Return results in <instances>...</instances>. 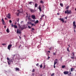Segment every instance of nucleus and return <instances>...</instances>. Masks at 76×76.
<instances>
[{"label":"nucleus","mask_w":76,"mask_h":76,"mask_svg":"<svg viewBox=\"0 0 76 76\" xmlns=\"http://www.w3.org/2000/svg\"><path fill=\"white\" fill-rule=\"evenodd\" d=\"M7 60H8L7 62L8 64L9 65H10V63H11V61L12 62H13V61H12V59L10 60L9 58L8 57L7 58Z\"/></svg>","instance_id":"nucleus-1"},{"label":"nucleus","mask_w":76,"mask_h":76,"mask_svg":"<svg viewBox=\"0 0 76 76\" xmlns=\"http://www.w3.org/2000/svg\"><path fill=\"white\" fill-rule=\"evenodd\" d=\"M71 13L72 12H71V10H70L69 11L68 10H67L66 11H65V14H67V13L68 14H71Z\"/></svg>","instance_id":"nucleus-2"},{"label":"nucleus","mask_w":76,"mask_h":76,"mask_svg":"<svg viewBox=\"0 0 76 76\" xmlns=\"http://www.w3.org/2000/svg\"><path fill=\"white\" fill-rule=\"evenodd\" d=\"M17 33L18 34H22V32H21V31L19 29H18L17 30Z\"/></svg>","instance_id":"nucleus-3"},{"label":"nucleus","mask_w":76,"mask_h":76,"mask_svg":"<svg viewBox=\"0 0 76 76\" xmlns=\"http://www.w3.org/2000/svg\"><path fill=\"white\" fill-rule=\"evenodd\" d=\"M12 47V45H9L8 46V49L9 50H10V48H11Z\"/></svg>","instance_id":"nucleus-4"},{"label":"nucleus","mask_w":76,"mask_h":76,"mask_svg":"<svg viewBox=\"0 0 76 76\" xmlns=\"http://www.w3.org/2000/svg\"><path fill=\"white\" fill-rule=\"evenodd\" d=\"M76 23L75 21H74L73 22V26H74V29H75V28L76 27V25H75V24Z\"/></svg>","instance_id":"nucleus-5"},{"label":"nucleus","mask_w":76,"mask_h":76,"mask_svg":"<svg viewBox=\"0 0 76 76\" xmlns=\"http://www.w3.org/2000/svg\"><path fill=\"white\" fill-rule=\"evenodd\" d=\"M31 18H32V19H36V17H35V15H32Z\"/></svg>","instance_id":"nucleus-6"},{"label":"nucleus","mask_w":76,"mask_h":76,"mask_svg":"<svg viewBox=\"0 0 76 76\" xmlns=\"http://www.w3.org/2000/svg\"><path fill=\"white\" fill-rule=\"evenodd\" d=\"M57 63H58V59H56L54 61V64H57Z\"/></svg>","instance_id":"nucleus-7"},{"label":"nucleus","mask_w":76,"mask_h":76,"mask_svg":"<svg viewBox=\"0 0 76 76\" xmlns=\"http://www.w3.org/2000/svg\"><path fill=\"white\" fill-rule=\"evenodd\" d=\"M69 71H65L64 72V75H67V74H69Z\"/></svg>","instance_id":"nucleus-8"},{"label":"nucleus","mask_w":76,"mask_h":76,"mask_svg":"<svg viewBox=\"0 0 76 76\" xmlns=\"http://www.w3.org/2000/svg\"><path fill=\"white\" fill-rule=\"evenodd\" d=\"M38 9H39L40 12H41L42 11V10H41V5H39V7L38 8Z\"/></svg>","instance_id":"nucleus-9"},{"label":"nucleus","mask_w":76,"mask_h":76,"mask_svg":"<svg viewBox=\"0 0 76 76\" xmlns=\"http://www.w3.org/2000/svg\"><path fill=\"white\" fill-rule=\"evenodd\" d=\"M26 18H29L31 17V16L29 14H28L26 13Z\"/></svg>","instance_id":"nucleus-10"},{"label":"nucleus","mask_w":76,"mask_h":76,"mask_svg":"<svg viewBox=\"0 0 76 76\" xmlns=\"http://www.w3.org/2000/svg\"><path fill=\"white\" fill-rule=\"evenodd\" d=\"M2 23L4 25H6L5 24V23L4 22V20H3V18H2Z\"/></svg>","instance_id":"nucleus-11"},{"label":"nucleus","mask_w":76,"mask_h":76,"mask_svg":"<svg viewBox=\"0 0 76 76\" xmlns=\"http://www.w3.org/2000/svg\"><path fill=\"white\" fill-rule=\"evenodd\" d=\"M30 11L31 13H34L35 12V10L32 9H30Z\"/></svg>","instance_id":"nucleus-12"},{"label":"nucleus","mask_w":76,"mask_h":76,"mask_svg":"<svg viewBox=\"0 0 76 76\" xmlns=\"http://www.w3.org/2000/svg\"><path fill=\"white\" fill-rule=\"evenodd\" d=\"M15 69L16 71H20V69L19 68H15Z\"/></svg>","instance_id":"nucleus-13"},{"label":"nucleus","mask_w":76,"mask_h":76,"mask_svg":"<svg viewBox=\"0 0 76 76\" xmlns=\"http://www.w3.org/2000/svg\"><path fill=\"white\" fill-rule=\"evenodd\" d=\"M10 16V13H9L8 14V15L7 16V17L9 19H10V18H11Z\"/></svg>","instance_id":"nucleus-14"},{"label":"nucleus","mask_w":76,"mask_h":76,"mask_svg":"<svg viewBox=\"0 0 76 76\" xmlns=\"http://www.w3.org/2000/svg\"><path fill=\"white\" fill-rule=\"evenodd\" d=\"M6 31L7 33H9V32H10V30H9V28H7L6 30Z\"/></svg>","instance_id":"nucleus-15"},{"label":"nucleus","mask_w":76,"mask_h":76,"mask_svg":"<svg viewBox=\"0 0 76 76\" xmlns=\"http://www.w3.org/2000/svg\"><path fill=\"white\" fill-rule=\"evenodd\" d=\"M34 7H38V4L37 3H36L34 4Z\"/></svg>","instance_id":"nucleus-16"},{"label":"nucleus","mask_w":76,"mask_h":76,"mask_svg":"<svg viewBox=\"0 0 76 76\" xmlns=\"http://www.w3.org/2000/svg\"><path fill=\"white\" fill-rule=\"evenodd\" d=\"M34 30H35V29H34V28H32V30H31V32H34Z\"/></svg>","instance_id":"nucleus-17"},{"label":"nucleus","mask_w":76,"mask_h":76,"mask_svg":"<svg viewBox=\"0 0 76 76\" xmlns=\"http://www.w3.org/2000/svg\"><path fill=\"white\" fill-rule=\"evenodd\" d=\"M31 27H32V26H35V25L34 24V23H31Z\"/></svg>","instance_id":"nucleus-18"},{"label":"nucleus","mask_w":76,"mask_h":76,"mask_svg":"<svg viewBox=\"0 0 76 76\" xmlns=\"http://www.w3.org/2000/svg\"><path fill=\"white\" fill-rule=\"evenodd\" d=\"M39 22V21H38V20H36V21L35 22H34L35 25H36V23H38Z\"/></svg>","instance_id":"nucleus-19"},{"label":"nucleus","mask_w":76,"mask_h":76,"mask_svg":"<svg viewBox=\"0 0 76 76\" xmlns=\"http://www.w3.org/2000/svg\"><path fill=\"white\" fill-rule=\"evenodd\" d=\"M40 3H42V4H44V1H41L40 2Z\"/></svg>","instance_id":"nucleus-20"},{"label":"nucleus","mask_w":76,"mask_h":76,"mask_svg":"<svg viewBox=\"0 0 76 76\" xmlns=\"http://www.w3.org/2000/svg\"><path fill=\"white\" fill-rule=\"evenodd\" d=\"M28 20L29 21H31V18H28Z\"/></svg>","instance_id":"nucleus-21"},{"label":"nucleus","mask_w":76,"mask_h":76,"mask_svg":"<svg viewBox=\"0 0 76 76\" xmlns=\"http://www.w3.org/2000/svg\"><path fill=\"white\" fill-rule=\"evenodd\" d=\"M44 16H45V15L44 14L42 15V16H41V19H42V18H43V17H44Z\"/></svg>","instance_id":"nucleus-22"},{"label":"nucleus","mask_w":76,"mask_h":76,"mask_svg":"<svg viewBox=\"0 0 76 76\" xmlns=\"http://www.w3.org/2000/svg\"><path fill=\"white\" fill-rule=\"evenodd\" d=\"M69 8V6H68L66 8V10H68Z\"/></svg>","instance_id":"nucleus-23"},{"label":"nucleus","mask_w":76,"mask_h":76,"mask_svg":"<svg viewBox=\"0 0 76 76\" xmlns=\"http://www.w3.org/2000/svg\"><path fill=\"white\" fill-rule=\"evenodd\" d=\"M74 69H75L74 68H71V72H73V70H74Z\"/></svg>","instance_id":"nucleus-24"},{"label":"nucleus","mask_w":76,"mask_h":76,"mask_svg":"<svg viewBox=\"0 0 76 76\" xmlns=\"http://www.w3.org/2000/svg\"><path fill=\"white\" fill-rule=\"evenodd\" d=\"M60 5L61 7H63V4L62 3H60Z\"/></svg>","instance_id":"nucleus-25"},{"label":"nucleus","mask_w":76,"mask_h":76,"mask_svg":"<svg viewBox=\"0 0 76 76\" xmlns=\"http://www.w3.org/2000/svg\"><path fill=\"white\" fill-rule=\"evenodd\" d=\"M14 26L15 28H18V26H17L15 25Z\"/></svg>","instance_id":"nucleus-26"},{"label":"nucleus","mask_w":76,"mask_h":76,"mask_svg":"<svg viewBox=\"0 0 76 76\" xmlns=\"http://www.w3.org/2000/svg\"><path fill=\"white\" fill-rule=\"evenodd\" d=\"M71 58H72V59H74V58H75V57L74 56H72V57L71 56Z\"/></svg>","instance_id":"nucleus-27"},{"label":"nucleus","mask_w":76,"mask_h":76,"mask_svg":"<svg viewBox=\"0 0 76 76\" xmlns=\"http://www.w3.org/2000/svg\"><path fill=\"white\" fill-rule=\"evenodd\" d=\"M59 20H61V21H63V20H63V18H59Z\"/></svg>","instance_id":"nucleus-28"},{"label":"nucleus","mask_w":76,"mask_h":76,"mask_svg":"<svg viewBox=\"0 0 76 76\" xmlns=\"http://www.w3.org/2000/svg\"><path fill=\"white\" fill-rule=\"evenodd\" d=\"M32 3H33V2H32V1L30 2L29 3V4H31V5H32Z\"/></svg>","instance_id":"nucleus-29"},{"label":"nucleus","mask_w":76,"mask_h":76,"mask_svg":"<svg viewBox=\"0 0 76 76\" xmlns=\"http://www.w3.org/2000/svg\"><path fill=\"white\" fill-rule=\"evenodd\" d=\"M65 67V65H63V66H62V68H64Z\"/></svg>","instance_id":"nucleus-30"},{"label":"nucleus","mask_w":76,"mask_h":76,"mask_svg":"<svg viewBox=\"0 0 76 76\" xmlns=\"http://www.w3.org/2000/svg\"><path fill=\"white\" fill-rule=\"evenodd\" d=\"M32 72H35V69H33V70H32Z\"/></svg>","instance_id":"nucleus-31"},{"label":"nucleus","mask_w":76,"mask_h":76,"mask_svg":"<svg viewBox=\"0 0 76 76\" xmlns=\"http://www.w3.org/2000/svg\"><path fill=\"white\" fill-rule=\"evenodd\" d=\"M55 75V74L54 73H53L51 75V76H53Z\"/></svg>","instance_id":"nucleus-32"},{"label":"nucleus","mask_w":76,"mask_h":76,"mask_svg":"<svg viewBox=\"0 0 76 76\" xmlns=\"http://www.w3.org/2000/svg\"><path fill=\"white\" fill-rule=\"evenodd\" d=\"M28 27L29 29H31V27L29 26H28Z\"/></svg>","instance_id":"nucleus-33"},{"label":"nucleus","mask_w":76,"mask_h":76,"mask_svg":"<svg viewBox=\"0 0 76 76\" xmlns=\"http://www.w3.org/2000/svg\"><path fill=\"white\" fill-rule=\"evenodd\" d=\"M40 68H42V64H41V65H40Z\"/></svg>","instance_id":"nucleus-34"},{"label":"nucleus","mask_w":76,"mask_h":76,"mask_svg":"<svg viewBox=\"0 0 76 76\" xmlns=\"http://www.w3.org/2000/svg\"><path fill=\"white\" fill-rule=\"evenodd\" d=\"M11 26H12V27H13L14 26V25L12 23L11 24Z\"/></svg>","instance_id":"nucleus-35"},{"label":"nucleus","mask_w":76,"mask_h":76,"mask_svg":"<svg viewBox=\"0 0 76 76\" xmlns=\"http://www.w3.org/2000/svg\"><path fill=\"white\" fill-rule=\"evenodd\" d=\"M2 45H6L4 43H3V44H2Z\"/></svg>","instance_id":"nucleus-36"},{"label":"nucleus","mask_w":76,"mask_h":76,"mask_svg":"<svg viewBox=\"0 0 76 76\" xmlns=\"http://www.w3.org/2000/svg\"><path fill=\"white\" fill-rule=\"evenodd\" d=\"M75 53L74 52H73L72 53V54H73L72 56H75V54H74Z\"/></svg>","instance_id":"nucleus-37"},{"label":"nucleus","mask_w":76,"mask_h":76,"mask_svg":"<svg viewBox=\"0 0 76 76\" xmlns=\"http://www.w3.org/2000/svg\"><path fill=\"white\" fill-rule=\"evenodd\" d=\"M56 64H54V68L55 69L56 68V65H56Z\"/></svg>","instance_id":"nucleus-38"},{"label":"nucleus","mask_w":76,"mask_h":76,"mask_svg":"<svg viewBox=\"0 0 76 76\" xmlns=\"http://www.w3.org/2000/svg\"><path fill=\"white\" fill-rule=\"evenodd\" d=\"M9 22H10V23H12V20H10Z\"/></svg>","instance_id":"nucleus-39"},{"label":"nucleus","mask_w":76,"mask_h":76,"mask_svg":"<svg viewBox=\"0 0 76 76\" xmlns=\"http://www.w3.org/2000/svg\"><path fill=\"white\" fill-rule=\"evenodd\" d=\"M23 23V21H22L20 22L21 24H22V23Z\"/></svg>","instance_id":"nucleus-40"},{"label":"nucleus","mask_w":76,"mask_h":76,"mask_svg":"<svg viewBox=\"0 0 76 76\" xmlns=\"http://www.w3.org/2000/svg\"><path fill=\"white\" fill-rule=\"evenodd\" d=\"M53 55H54L55 56H56V54L55 53H53Z\"/></svg>","instance_id":"nucleus-41"},{"label":"nucleus","mask_w":76,"mask_h":76,"mask_svg":"<svg viewBox=\"0 0 76 76\" xmlns=\"http://www.w3.org/2000/svg\"><path fill=\"white\" fill-rule=\"evenodd\" d=\"M31 23H31V22H30L28 24H29V25H31Z\"/></svg>","instance_id":"nucleus-42"},{"label":"nucleus","mask_w":76,"mask_h":76,"mask_svg":"<svg viewBox=\"0 0 76 76\" xmlns=\"http://www.w3.org/2000/svg\"><path fill=\"white\" fill-rule=\"evenodd\" d=\"M67 51H69V48H68L67 49Z\"/></svg>","instance_id":"nucleus-43"},{"label":"nucleus","mask_w":76,"mask_h":76,"mask_svg":"<svg viewBox=\"0 0 76 76\" xmlns=\"http://www.w3.org/2000/svg\"><path fill=\"white\" fill-rule=\"evenodd\" d=\"M21 30H23V29L24 28H23L21 27Z\"/></svg>","instance_id":"nucleus-44"},{"label":"nucleus","mask_w":76,"mask_h":76,"mask_svg":"<svg viewBox=\"0 0 76 76\" xmlns=\"http://www.w3.org/2000/svg\"><path fill=\"white\" fill-rule=\"evenodd\" d=\"M37 66H39V64L37 63V64H36Z\"/></svg>","instance_id":"nucleus-45"},{"label":"nucleus","mask_w":76,"mask_h":76,"mask_svg":"<svg viewBox=\"0 0 76 76\" xmlns=\"http://www.w3.org/2000/svg\"><path fill=\"white\" fill-rule=\"evenodd\" d=\"M69 72H70L69 75H71V74H72V73H71V71H70V70Z\"/></svg>","instance_id":"nucleus-46"},{"label":"nucleus","mask_w":76,"mask_h":76,"mask_svg":"<svg viewBox=\"0 0 76 76\" xmlns=\"http://www.w3.org/2000/svg\"><path fill=\"white\" fill-rule=\"evenodd\" d=\"M19 13H20V12H18V13H17V16H19Z\"/></svg>","instance_id":"nucleus-47"},{"label":"nucleus","mask_w":76,"mask_h":76,"mask_svg":"<svg viewBox=\"0 0 76 76\" xmlns=\"http://www.w3.org/2000/svg\"><path fill=\"white\" fill-rule=\"evenodd\" d=\"M17 22H19V19H18V20H17Z\"/></svg>","instance_id":"nucleus-48"},{"label":"nucleus","mask_w":76,"mask_h":76,"mask_svg":"<svg viewBox=\"0 0 76 76\" xmlns=\"http://www.w3.org/2000/svg\"><path fill=\"white\" fill-rule=\"evenodd\" d=\"M21 47V45H20V46H19V48H20V47Z\"/></svg>","instance_id":"nucleus-49"},{"label":"nucleus","mask_w":76,"mask_h":76,"mask_svg":"<svg viewBox=\"0 0 76 76\" xmlns=\"http://www.w3.org/2000/svg\"><path fill=\"white\" fill-rule=\"evenodd\" d=\"M49 50H51V47L50 48H49Z\"/></svg>","instance_id":"nucleus-50"},{"label":"nucleus","mask_w":76,"mask_h":76,"mask_svg":"<svg viewBox=\"0 0 76 76\" xmlns=\"http://www.w3.org/2000/svg\"><path fill=\"white\" fill-rule=\"evenodd\" d=\"M50 58V56H48V59H49V58Z\"/></svg>","instance_id":"nucleus-51"},{"label":"nucleus","mask_w":76,"mask_h":76,"mask_svg":"<svg viewBox=\"0 0 76 76\" xmlns=\"http://www.w3.org/2000/svg\"><path fill=\"white\" fill-rule=\"evenodd\" d=\"M15 56H16L15 55H12V56H13V57H15Z\"/></svg>","instance_id":"nucleus-52"},{"label":"nucleus","mask_w":76,"mask_h":76,"mask_svg":"<svg viewBox=\"0 0 76 76\" xmlns=\"http://www.w3.org/2000/svg\"><path fill=\"white\" fill-rule=\"evenodd\" d=\"M32 76H34V73H33L32 74Z\"/></svg>","instance_id":"nucleus-53"},{"label":"nucleus","mask_w":76,"mask_h":76,"mask_svg":"<svg viewBox=\"0 0 76 76\" xmlns=\"http://www.w3.org/2000/svg\"><path fill=\"white\" fill-rule=\"evenodd\" d=\"M6 27H6V26H4V28H6Z\"/></svg>","instance_id":"nucleus-54"},{"label":"nucleus","mask_w":76,"mask_h":76,"mask_svg":"<svg viewBox=\"0 0 76 76\" xmlns=\"http://www.w3.org/2000/svg\"><path fill=\"white\" fill-rule=\"evenodd\" d=\"M62 23H64V20L62 21Z\"/></svg>","instance_id":"nucleus-55"},{"label":"nucleus","mask_w":76,"mask_h":76,"mask_svg":"<svg viewBox=\"0 0 76 76\" xmlns=\"http://www.w3.org/2000/svg\"><path fill=\"white\" fill-rule=\"evenodd\" d=\"M5 20H7V18H5Z\"/></svg>","instance_id":"nucleus-56"},{"label":"nucleus","mask_w":76,"mask_h":76,"mask_svg":"<svg viewBox=\"0 0 76 76\" xmlns=\"http://www.w3.org/2000/svg\"><path fill=\"white\" fill-rule=\"evenodd\" d=\"M18 43H16V45L17 46L18 45Z\"/></svg>","instance_id":"nucleus-57"},{"label":"nucleus","mask_w":76,"mask_h":76,"mask_svg":"<svg viewBox=\"0 0 76 76\" xmlns=\"http://www.w3.org/2000/svg\"><path fill=\"white\" fill-rule=\"evenodd\" d=\"M48 53H50V51H48Z\"/></svg>","instance_id":"nucleus-58"},{"label":"nucleus","mask_w":76,"mask_h":76,"mask_svg":"<svg viewBox=\"0 0 76 76\" xmlns=\"http://www.w3.org/2000/svg\"><path fill=\"white\" fill-rule=\"evenodd\" d=\"M57 15H59V13H57Z\"/></svg>","instance_id":"nucleus-59"},{"label":"nucleus","mask_w":76,"mask_h":76,"mask_svg":"<svg viewBox=\"0 0 76 76\" xmlns=\"http://www.w3.org/2000/svg\"><path fill=\"white\" fill-rule=\"evenodd\" d=\"M19 37H20V39H21V37L20 36H19Z\"/></svg>","instance_id":"nucleus-60"},{"label":"nucleus","mask_w":76,"mask_h":76,"mask_svg":"<svg viewBox=\"0 0 76 76\" xmlns=\"http://www.w3.org/2000/svg\"><path fill=\"white\" fill-rule=\"evenodd\" d=\"M74 31H75V29H74Z\"/></svg>","instance_id":"nucleus-61"},{"label":"nucleus","mask_w":76,"mask_h":76,"mask_svg":"<svg viewBox=\"0 0 76 76\" xmlns=\"http://www.w3.org/2000/svg\"><path fill=\"white\" fill-rule=\"evenodd\" d=\"M44 68H45V66H44V67H43V68L44 69Z\"/></svg>","instance_id":"nucleus-62"},{"label":"nucleus","mask_w":76,"mask_h":76,"mask_svg":"<svg viewBox=\"0 0 76 76\" xmlns=\"http://www.w3.org/2000/svg\"><path fill=\"white\" fill-rule=\"evenodd\" d=\"M75 11H76V8H75Z\"/></svg>","instance_id":"nucleus-63"},{"label":"nucleus","mask_w":76,"mask_h":76,"mask_svg":"<svg viewBox=\"0 0 76 76\" xmlns=\"http://www.w3.org/2000/svg\"><path fill=\"white\" fill-rule=\"evenodd\" d=\"M68 46H69V47H70V45H68Z\"/></svg>","instance_id":"nucleus-64"}]
</instances>
